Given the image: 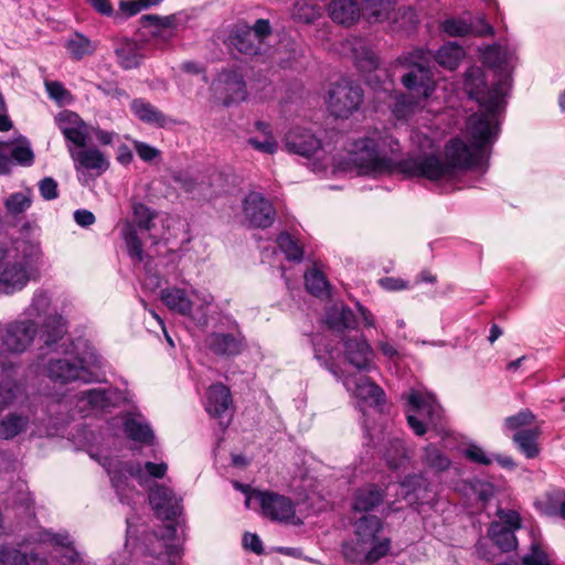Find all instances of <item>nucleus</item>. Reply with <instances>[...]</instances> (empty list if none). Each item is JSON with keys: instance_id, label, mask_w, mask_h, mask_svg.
Returning <instances> with one entry per match:
<instances>
[{"instance_id": "9d476101", "label": "nucleus", "mask_w": 565, "mask_h": 565, "mask_svg": "<svg viewBox=\"0 0 565 565\" xmlns=\"http://www.w3.org/2000/svg\"><path fill=\"white\" fill-rule=\"evenodd\" d=\"M212 89L225 106L245 100L247 96L244 76L235 70L222 71L212 84Z\"/></svg>"}, {"instance_id": "4d7b16f0", "label": "nucleus", "mask_w": 565, "mask_h": 565, "mask_svg": "<svg viewBox=\"0 0 565 565\" xmlns=\"http://www.w3.org/2000/svg\"><path fill=\"white\" fill-rule=\"evenodd\" d=\"M463 456L470 462L480 466H490L493 461L492 456L488 455L483 448L476 444H470L465 450Z\"/></svg>"}, {"instance_id": "bb28decb", "label": "nucleus", "mask_w": 565, "mask_h": 565, "mask_svg": "<svg viewBox=\"0 0 565 565\" xmlns=\"http://www.w3.org/2000/svg\"><path fill=\"white\" fill-rule=\"evenodd\" d=\"M115 54L117 56L118 64L124 70L138 67L143 57L141 46L137 41L130 39L119 41L115 47Z\"/></svg>"}, {"instance_id": "7ed1b4c3", "label": "nucleus", "mask_w": 565, "mask_h": 565, "mask_svg": "<svg viewBox=\"0 0 565 565\" xmlns=\"http://www.w3.org/2000/svg\"><path fill=\"white\" fill-rule=\"evenodd\" d=\"M428 55L427 52L418 49L399 58V62L407 67L401 82L420 100L429 98L435 90V79Z\"/></svg>"}, {"instance_id": "ea45409f", "label": "nucleus", "mask_w": 565, "mask_h": 565, "mask_svg": "<svg viewBox=\"0 0 565 565\" xmlns=\"http://www.w3.org/2000/svg\"><path fill=\"white\" fill-rule=\"evenodd\" d=\"M124 431L129 439L146 445H152L154 434L148 423L140 422L136 418H127L124 422Z\"/></svg>"}, {"instance_id": "dca6fc26", "label": "nucleus", "mask_w": 565, "mask_h": 565, "mask_svg": "<svg viewBox=\"0 0 565 565\" xmlns=\"http://www.w3.org/2000/svg\"><path fill=\"white\" fill-rule=\"evenodd\" d=\"M344 354L350 364L360 371H370L373 366V349L364 337L343 339Z\"/></svg>"}, {"instance_id": "a19ab883", "label": "nucleus", "mask_w": 565, "mask_h": 565, "mask_svg": "<svg viewBox=\"0 0 565 565\" xmlns=\"http://www.w3.org/2000/svg\"><path fill=\"white\" fill-rule=\"evenodd\" d=\"M484 64L494 70V77H499V73H509L505 66L509 63V53L500 45L493 44L486 47L482 53Z\"/></svg>"}, {"instance_id": "f704fd0d", "label": "nucleus", "mask_w": 565, "mask_h": 565, "mask_svg": "<svg viewBox=\"0 0 565 565\" xmlns=\"http://www.w3.org/2000/svg\"><path fill=\"white\" fill-rule=\"evenodd\" d=\"M422 462L435 473L445 472L451 466L450 458L435 444H428L423 448Z\"/></svg>"}, {"instance_id": "5fc2aeb1", "label": "nucleus", "mask_w": 565, "mask_h": 565, "mask_svg": "<svg viewBox=\"0 0 565 565\" xmlns=\"http://www.w3.org/2000/svg\"><path fill=\"white\" fill-rule=\"evenodd\" d=\"M371 544V548L365 554V561L369 563H375L379 559L386 556L391 551V540L388 537L375 539Z\"/></svg>"}, {"instance_id": "c756f323", "label": "nucleus", "mask_w": 565, "mask_h": 565, "mask_svg": "<svg viewBox=\"0 0 565 565\" xmlns=\"http://www.w3.org/2000/svg\"><path fill=\"white\" fill-rule=\"evenodd\" d=\"M160 298L169 310L181 316L189 317L192 312L193 302L188 297L186 291L181 288H164L161 290Z\"/></svg>"}, {"instance_id": "09e8293b", "label": "nucleus", "mask_w": 565, "mask_h": 565, "mask_svg": "<svg viewBox=\"0 0 565 565\" xmlns=\"http://www.w3.org/2000/svg\"><path fill=\"white\" fill-rule=\"evenodd\" d=\"M305 286L309 294L316 297L329 295V282L324 275L318 269H310L305 274Z\"/></svg>"}, {"instance_id": "3c124183", "label": "nucleus", "mask_w": 565, "mask_h": 565, "mask_svg": "<svg viewBox=\"0 0 565 565\" xmlns=\"http://www.w3.org/2000/svg\"><path fill=\"white\" fill-rule=\"evenodd\" d=\"M79 399L97 409H105L110 405L109 392L102 388L84 391L81 393Z\"/></svg>"}, {"instance_id": "a878e982", "label": "nucleus", "mask_w": 565, "mask_h": 565, "mask_svg": "<svg viewBox=\"0 0 565 565\" xmlns=\"http://www.w3.org/2000/svg\"><path fill=\"white\" fill-rule=\"evenodd\" d=\"M66 331V320L63 318V316L56 312L47 315L44 318L40 329V339L47 348H51L53 344L63 339Z\"/></svg>"}, {"instance_id": "423d86ee", "label": "nucleus", "mask_w": 565, "mask_h": 565, "mask_svg": "<svg viewBox=\"0 0 565 565\" xmlns=\"http://www.w3.org/2000/svg\"><path fill=\"white\" fill-rule=\"evenodd\" d=\"M235 488L247 493V487L235 482ZM252 498L257 499L263 514L277 522L287 524H298L300 520L296 515L295 503L286 495L273 491H253L246 494L245 504L249 507Z\"/></svg>"}, {"instance_id": "a211bd4d", "label": "nucleus", "mask_w": 565, "mask_h": 565, "mask_svg": "<svg viewBox=\"0 0 565 565\" xmlns=\"http://www.w3.org/2000/svg\"><path fill=\"white\" fill-rule=\"evenodd\" d=\"M402 487L405 498L417 504L429 503L435 494L430 482L423 472L405 477Z\"/></svg>"}, {"instance_id": "b1692460", "label": "nucleus", "mask_w": 565, "mask_h": 565, "mask_svg": "<svg viewBox=\"0 0 565 565\" xmlns=\"http://www.w3.org/2000/svg\"><path fill=\"white\" fill-rule=\"evenodd\" d=\"M385 491L376 484H366L354 493L352 508L356 512H369L383 503Z\"/></svg>"}, {"instance_id": "e2e57ef3", "label": "nucleus", "mask_w": 565, "mask_h": 565, "mask_svg": "<svg viewBox=\"0 0 565 565\" xmlns=\"http://www.w3.org/2000/svg\"><path fill=\"white\" fill-rule=\"evenodd\" d=\"M57 182L51 178L45 177L39 182V191L45 201H51L58 198Z\"/></svg>"}, {"instance_id": "393cba45", "label": "nucleus", "mask_w": 565, "mask_h": 565, "mask_svg": "<svg viewBox=\"0 0 565 565\" xmlns=\"http://www.w3.org/2000/svg\"><path fill=\"white\" fill-rule=\"evenodd\" d=\"M327 326L335 332L354 330L358 327V320L351 308L348 306H333L326 312Z\"/></svg>"}, {"instance_id": "0eeeda50", "label": "nucleus", "mask_w": 565, "mask_h": 565, "mask_svg": "<svg viewBox=\"0 0 565 565\" xmlns=\"http://www.w3.org/2000/svg\"><path fill=\"white\" fill-rule=\"evenodd\" d=\"M38 324L31 319L0 322V351L20 354L26 351L38 334Z\"/></svg>"}, {"instance_id": "7c9ffc66", "label": "nucleus", "mask_w": 565, "mask_h": 565, "mask_svg": "<svg viewBox=\"0 0 565 565\" xmlns=\"http://www.w3.org/2000/svg\"><path fill=\"white\" fill-rule=\"evenodd\" d=\"M541 429L532 427L514 433L511 437L513 444L527 459L536 458L540 454L539 437Z\"/></svg>"}, {"instance_id": "6ab92c4d", "label": "nucleus", "mask_w": 565, "mask_h": 565, "mask_svg": "<svg viewBox=\"0 0 565 565\" xmlns=\"http://www.w3.org/2000/svg\"><path fill=\"white\" fill-rule=\"evenodd\" d=\"M328 12L333 22L344 26H351L362 18L358 0H332L328 6Z\"/></svg>"}, {"instance_id": "20e7f679", "label": "nucleus", "mask_w": 565, "mask_h": 565, "mask_svg": "<svg viewBox=\"0 0 565 565\" xmlns=\"http://www.w3.org/2000/svg\"><path fill=\"white\" fill-rule=\"evenodd\" d=\"M443 408L431 394H423L412 390L407 396L406 418L409 427L417 436L426 433V425L419 418L435 428L443 425Z\"/></svg>"}, {"instance_id": "39448f33", "label": "nucleus", "mask_w": 565, "mask_h": 565, "mask_svg": "<svg viewBox=\"0 0 565 565\" xmlns=\"http://www.w3.org/2000/svg\"><path fill=\"white\" fill-rule=\"evenodd\" d=\"M98 362L97 355L93 352H86L75 358L51 360L47 364V375L51 380L60 383L81 381L93 383L98 381L97 375L90 370V366Z\"/></svg>"}, {"instance_id": "e433bc0d", "label": "nucleus", "mask_w": 565, "mask_h": 565, "mask_svg": "<svg viewBox=\"0 0 565 565\" xmlns=\"http://www.w3.org/2000/svg\"><path fill=\"white\" fill-rule=\"evenodd\" d=\"M178 525L181 526V522L178 521ZM182 537L178 534L177 524H166L157 533V536L164 541V547L167 555L171 558L180 557L182 554L181 541H184V530L181 531Z\"/></svg>"}, {"instance_id": "2eb2a0df", "label": "nucleus", "mask_w": 565, "mask_h": 565, "mask_svg": "<svg viewBox=\"0 0 565 565\" xmlns=\"http://www.w3.org/2000/svg\"><path fill=\"white\" fill-rule=\"evenodd\" d=\"M348 391L371 405H382L385 401L384 391L365 375H348L343 380Z\"/></svg>"}, {"instance_id": "1a4fd4ad", "label": "nucleus", "mask_w": 565, "mask_h": 565, "mask_svg": "<svg viewBox=\"0 0 565 565\" xmlns=\"http://www.w3.org/2000/svg\"><path fill=\"white\" fill-rule=\"evenodd\" d=\"M363 97L364 93L360 85L343 79L331 86L328 93L327 106L332 116L349 118L359 110Z\"/></svg>"}, {"instance_id": "de8ad7c7", "label": "nucleus", "mask_w": 565, "mask_h": 565, "mask_svg": "<svg viewBox=\"0 0 565 565\" xmlns=\"http://www.w3.org/2000/svg\"><path fill=\"white\" fill-rule=\"evenodd\" d=\"M23 393L24 388L18 381L0 382V413L13 405Z\"/></svg>"}, {"instance_id": "79ce46f5", "label": "nucleus", "mask_w": 565, "mask_h": 565, "mask_svg": "<svg viewBox=\"0 0 565 565\" xmlns=\"http://www.w3.org/2000/svg\"><path fill=\"white\" fill-rule=\"evenodd\" d=\"M406 447L403 438L394 436L387 439L384 450V459L387 466L396 470L406 459Z\"/></svg>"}, {"instance_id": "6e6552de", "label": "nucleus", "mask_w": 565, "mask_h": 565, "mask_svg": "<svg viewBox=\"0 0 565 565\" xmlns=\"http://www.w3.org/2000/svg\"><path fill=\"white\" fill-rule=\"evenodd\" d=\"M271 34L268 20L258 19L253 26L237 23L231 31L230 45L239 53L248 56L262 53V46L267 36Z\"/></svg>"}, {"instance_id": "4c0bfd02", "label": "nucleus", "mask_w": 565, "mask_h": 565, "mask_svg": "<svg viewBox=\"0 0 565 565\" xmlns=\"http://www.w3.org/2000/svg\"><path fill=\"white\" fill-rule=\"evenodd\" d=\"M383 530V522L376 515H363L355 522V534L361 543H373Z\"/></svg>"}, {"instance_id": "c85d7f7f", "label": "nucleus", "mask_w": 565, "mask_h": 565, "mask_svg": "<svg viewBox=\"0 0 565 565\" xmlns=\"http://www.w3.org/2000/svg\"><path fill=\"white\" fill-rule=\"evenodd\" d=\"M488 539L501 553H509L518 547L515 532L500 522H492L489 525Z\"/></svg>"}, {"instance_id": "6e6d98bb", "label": "nucleus", "mask_w": 565, "mask_h": 565, "mask_svg": "<svg viewBox=\"0 0 565 565\" xmlns=\"http://www.w3.org/2000/svg\"><path fill=\"white\" fill-rule=\"evenodd\" d=\"M136 225L145 231H149L152 226L154 213L143 203H135L132 207Z\"/></svg>"}, {"instance_id": "9b49d317", "label": "nucleus", "mask_w": 565, "mask_h": 565, "mask_svg": "<svg viewBox=\"0 0 565 565\" xmlns=\"http://www.w3.org/2000/svg\"><path fill=\"white\" fill-rule=\"evenodd\" d=\"M149 502L159 519L167 521L181 516L183 507L182 498H178L172 489L157 484L149 492Z\"/></svg>"}, {"instance_id": "72a5a7b5", "label": "nucleus", "mask_w": 565, "mask_h": 565, "mask_svg": "<svg viewBox=\"0 0 565 565\" xmlns=\"http://www.w3.org/2000/svg\"><path fill=\"white\" fill-rule=\"evenodd\" d=\"M465 57V50L456 42H448L441 45L435 53V61L443 67L454 71Z\"/></svg>"}, {"instance_id": "8fccbe9b", "label": "nucleus", "mask_w": 565, "mask_h": 565, "mask_svg": "<svg viewBox=\"0 0 565 565\" xmlns=\"http://www.w3.org/2000/svg\"><path fill=\"white\" fill-rule=\"evenodd\" d=\"M536 416L527 408L521 409L519 413L511 415L504 419L503 429L504 431L516 433L519 430L526 429L525 427L531 426Z\"/></svg>"}, {"instance_id": "49530a36", "label": "nucleus", "mask_w": 565, "mask_h": 565, "mask_svg": "<svg viewBox=\"0 0 565 565\" xmlns=\"http://www.w3.org/2000/svg\"><path fill=\"white\" fill-rule=\"evenodd\" d=\"M4 209L7 211V214L12 217H18L19 215L23 214L26 210L30 209L32 204V198L30 192L26 193L23 192H14L11 193L6 200H4Z\"/></svg>"}, {"instance_id": "a18cd8bd", "label": "nucleus", "mask_w": 565, "mask_h": 565, "mask_svg": "<svg viewBox=\"0 0 565 565\" xmlns=\"http://www.w3.org/2000/svg\"><path fill=\"white\" fill-rule=\"evenodd\" d=\"M122 237L129 257L137 263H141L143 260V249L136 227L132 224H126L122 228Z\"/></svg>"}, {"instance_id": "58836bf2", "label": "nucleus", "mask_w": 565, "mask_h": 565, "mask_svg": "<svg viewBox=\"0 0 565 565\" xmlns=\"http://www.w3.org/2000/svg\"><path fill=\"white\" fill-rule=\"evenodd\" d=\"M565 500V489H552L535 502L539 512L545 516L556 518Z\"/></svg>"}, {"instance_id": "4468645a", "label": "nucleus", "mask_w": 565, "mask_h": 565, "mask_svg": "<svg viewBox=\"0 0 565 565\" xmlns=\"http://www.w3.org/2000/svg\"><path fill=\"white\" fill-rule=\"evenodd\" d=\"M55 122L66 141L79 148L86 146L87 126L76 113L68 109L62 110L55 116Z\"/></svg>"}, {"instance_id": "cd10ccee", "label": "nucleus", "mask_w": 565, "mask_h": 565, "mask_svg": "<svg viewBox=\"0 0 565 565\" xmlns=\"http://www.w3.org/2000/svg\"><path fill=\"white\" fill-rule=\"evenodd\" d=\"M0 565H49L46 558L36 553H25L10 546H0Z\"/></svg>"}, {"instance_id": "5701e85b", "label": "nucleus", "mask_w": 565, "mask_h": 565, "mask_svg": "<svg viewBox=\"0 0 565 565\" xmlns=\"http://www.w3.org/2000/svg\"><path fill=\"white\" fill-rule=\"evenodd\" d=\"M131 111L142 122L158 128H164L169 124L173 122V120L167 117L161 110L142 98H136L132 100Z\"/></svg>"}, {"instance_id": "f8f14e48", "label": "nucleus", "mask_w": 565, "mask_h": 565, "mask_svg": "<svg viewBox=\"0 0 565 565\" xmlns=\"http://www.w3.org/2000/svg\"><path fill=\"white\" fill-rule=\"evenodd\" d=\"M243 211L252 227L267 228L273 225L276 216L270 201L256 192H252L245 198Z\"/></svg>"}, {"instance_id": "603ef678", "label": "nucleus", "mask_w": 565, "mask_h": 565, "mask_svg": "<svg viewBox=\"0 0 565 565\" xmlns=\"http://www.w3.org/2000/svg\"><path fill=\"white\" fill-rule=\"evenodd\" d=\"M106 469L109 475L110 482L119 498V501L125 503L124 491L128 486V476L122 472V470H120V468H118L115 463H109Z\"/></svg>"}, {"instance_id": "864d4df0", "label": "nucleus", "mask_w": 565, "mask_h": 565, "mask_svg": "<svg viewBox=\"0 0 565 565\" xmlns=\"http://www.w3.org/2000/svg\"><path fill=\"white\" fill-rule=\"evenodd\" d=\"M440 30L449 36H465L471 33V24L461 19H446L440 24Z\"/></svg>"}, {"instance_id": "aec40b11", "label": "nucleus", "mask_w": 565, "mask_h": 565, "mask_svg": "<svg viewBox=\"0 0 565 565\" xmlns=\"http://www.w3.org/2000/svg\"><path fill=\"white\" fill-rule=\"evenodd\" d=\"M360 64L369 71L366 82L374 90L391 92L393 89V81L386 70L380 68V58L373 52L366 51L365 58L360 61Z\"/></svg>"}, {"instance_id": "13d9d810", "label": "nucleus", "mask_w": 565, "mask_h": 565, "mask_svg": "<svg viewBox=\"0 0 565 565\" xmlns=\"http://www.w3.org/2000/svg\"><path fill=\"white\" fill-rule=\"evenodd\" d=\"M285 51L288 53L286 58H281V66L291 67L303 55V47L300 43L291 39H285L282 42Z\"/></svg>"}, {"instance_id": "338daca9", "label": "nucleus", "mask_w": 565, "mask_h": 565, "mask_svg": "<svg viewBox=\"0 0 565 565\" xmlns=\"http://www.w3.org/2000/svg\"><path fill=\"white\" fill-rule=\"evenodd\" d=\"M524 565H550L547 555L539 546L533 545L531 552L523 556Z\"/></svg>"}, {"instance_id": "f3484780", "label": "nucleus", "mask_w": 565, "mask_h": 565, "mask_svg": "<svg viewBox=\"0 0 565 565\" xmlns=\"http://www.w3.org/2000/svg\"><path fill=\"white\" fill-rule=\"evenodd\" d=\"M205 343L215 355L230 358L242 353L245 339L239 332H212L206 337Z\"/></svg>"}, {"instance_id": "37998d69", "label": "nucleus", "mask_w": 565, "mask_h": 565, "mask_svg": "<svg viewBox=\"0 0 565 565\" xmlns=\"http://www.w3.org/2000/svg\"><path fill=\"white\" fill-rule=\"evenodd\" d=\"M44 540L54 545L66 547L68 550L67 553L62 556L63 558L66 559L63 563L64 565L82 564L83 563L81 553L73 547V542L67 532H62V533L45 532Z\"/></svg>"}, {"instance_id": "69168bd1", "label": "nucleus", "mask_w": 565, "mask_h": 565, "mask_svg": "<svg viewBox=\"0 0 565 565\" xmlns=\"http://www.w3.org/2000/svg\"><path fill=\"white\" fill-rule=\"evenodd\" d=\"M475 548L478 558L484 559L487 562L494 561L498 555L494 550V545L486 539H479L475 545Z\"/></svg>"}, {"instance_id": "2f4dec72", "label": "nucleus", "mask_w": 565, "mask_h": 565, "mask_svg": "<svg viewBox=\"0 0 565 565\" xmlns=\"http://www.w3.org/2000/svg\"><path fill=\"white\" fill-rule=\"evenodd\" d=\"M76 162V169L96 170L97 174L105 172L109 163L105 156L97 148H88L72 153Z\"/></svg>"}, {"instance_id": "ddd939ff", "label": "nucleus", "mask_w": 565, "mask_h": 565, "mask_svg": "<svg viewBox=\"0 0 565 565\" xmlns=\"http://www.w3.org/2000/svg\"><path fill=\"white\" fill-rule=\"evenodd\" d=\"M285 148L289 153L310 159L321 150V140L310 130L296 127L285 136Z\"/></svg>"}, {"instance_id": "412c9836", "label": "nucleus", "mask_w": 565, "mask_h": 565, "mask_svg": "<svg viewBox=\"0 0 565 565\" xmlns=\"http://www.w3.org/2000/svg\"><path fill=\"white\" fill-rule=\"evenodd\" d=\"M232 404V395L227 386L222 383L213 384L206 392L205 409L210 416L224 418Z\"/></svg>"}, {"instance_id": "052dcab7", "label": "nucleus", "mask_w": 565, "mask_h": 565, "mask_svg": "<svg viewBox=\"0 0 565 565\" xmlns=\"http://www.w3.org/2000/svg\"><path fill=\"white\" fill-rule=\"evenodd\" d=\"M247 143L252 146L255 150L267 154H273L278 149V142L276 141L273 135L264 136L263 140H259L256 137H250L247 139Z\"/></svg>"}, {"instance_id": "4be33fe9", "label": "nucleus", "mask_w": 565, "mask_h": 565, "mask_svg": "<svg viewBox=\"0 0 565 565\" xmlns=\"http://www.w3.org/2000/svg\"><path fill=\"white\" fill-rule=\"evenodd\" d=\"M396 0H362V18L369 24L383 23L395 11Z\"/></svg>"}, {"instance_id": "680f3d73", "label": "nucleus", "mask_w": 565, "mask_h": 565, "mask_svg": "<svg viewBox=\"0 0 565 565\" xmlns=\"http://www.w3.org/2000/svg\"><path fill=\"white\" fill-rule=\"evenodd\" d=\"M11 158L19 164L29 167L34 161V153L29 145H18L12 148Z\"/></svg>"}, {"instance_id": "bf43d9fd", "label": "nucleus", "mask_w": 565, "mask_h": 565, "mask_svg": "<svg viewBox=\"0 0 565 565\" xmlns=\"http://www.w3.org/2000/svg\"><path fill=\"white\" fill-rule=\"evenodd\" d=\"M51 297L47 291L43 289H38L32 298V302L30 309L36 313V316L49 315L47 310L50 308Z\"/></svg>"}, {"instance_id": "f257e3e1", "label": "nucleus", "mask_w": 565, "mask_h": 565, "mask_svg": "<svg viewBox=\"0 0 565 565\" xmlns=\"http://www.w3.org/2000/svg\"><path fill=\"white\" fill-rule=\"evenodd\" d=\"M463 87L469 98L481 110L467 119V135L472 143L451 138L445 147V161L436 154H420L396 160L401 146L396 138L375 130L353 142L351 162L363 174L379 175L399 172L407 178L420 177L430 181L451 179L457 171L481 168L483 149L492 145L499 135V116L504 108V97L511 87L510 73H499L489 87L483 70L470 66L465 72Z\"/></svg>"}, {"instance_id": "774afa93", "label": "nucleus", "mask_w": 565, "mask_h": 565, "mask_svg": "<svg viewBox=\"0 0 565 565\" xmlns=\"http://www.w3.org/2000/svg\"><path fill=\"white\" fill-rule=\"evenodd\" d=\"M115 465L122 470L128 477L137 479L139 481L143 478V468L140 462L137 461H116Z\"/></svg>"}, {"instance_id": "c9c22d12", "label": "nucleus", "mask_w": 565, "mask_h": 565, "mask_svg": "<svg viewBox=\"0 0 565 565\" xmlns=\"http://www.w3.org/2000/svg\"><path fill=\"white\" fill-rule=\"evenodd\" d=\"M64 47L72 60L81 61L85 56L94 54L96 45L86 35L74 32L65 41Z\"/></svg>"}, {"instance_id": "0e129e2a", "label": "nucleus", "mask_w": 565, "mask_h": 565, "mask_svg": "<svg viewBox=\"0 0 565 565\" xmlns=\"http://www.w3.org/2000/svg\"><path fill=\"white\" fill-rule=\"evenodd\" d=\"M498 516L500 519L499 522L507 527L512 529L513 532L522 527L520 513L514 510H499Z\"/></svg>"}, {"instance_id": "473e14b6", "label": "nucleus", "mask_w": 565, "mask_h": 565, "mask_svg": "<svg viewBox=\"0 0 565 565\" xmlns=\"http://www.w3.org/2000/svg\"><path fill=\"white\" fill-rule=\"evenodd\" d=\"M30 424L29 416L19 413H9L0 420V438L11 440L24 433Z\"/></svg>"}, {"instance_id": "f03ea898", "label": "nucleus", "mask_w": 565, "mask_h": 565, "mask_svg": "<svg viewBox=\"0 0 565 565\" xmlns=\"http://www.w3.org/2000/svg\"><path fill=\"white\" fill-rule=\"evenodd\" d=\"M35 228L34 222L26 221L19 237L0 241V296L19 292L39 278L44 255L40 242L29 238Z\"/></svg>"}, {"instance_id": "c03bdc74", "label": "nucleus", "mask_w": 565, "mask_h": 565, "mask_svg": "<svg viewBox=\"0 0 565 565\" xmlns=\"http://www.w3.org/2000/svg\"><path fill=\"white\" fill-rule=\"evenodd\" d=\"M276 243L290 262L300 263L303 258V248L289 233L282 232L278 235Z\"/></svg>"}]
</instances>
